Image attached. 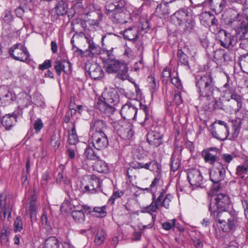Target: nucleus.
<instances>
[{"mask_svg":"<svg viewBox=\"0 0 248 248\" xmlns=\"http://www.w3.org/2000/svg\"><path fill=\"white\" fill-rule=\"evenodd\" d=\"M231 199L228 195L218 193L215 202H210L208 210L211 217L216 222L215 229L224 232H234L239 227L240 222L235 211H229Z\"/></svg>","mask_w":248,"mask_h":248,"instance_id":"f257e3e1","label":"nucleus"},{"mask_svg":"<svg viewBox=\"0 0 248 248\" xmlns=\"http://www.w3.org/2000/svg\"><path fill=\"white\" fill-rule=\"evenodd\" d=\"M225 23L235 31L236 39L240 41V47L247 50L248 48V38H246V35L248 33V22L243 20L237 11L232 10L230 11V17L226 19Z\"/></svg>","mask_w":248,"mask_h":248,"instance_id":"f03ea898","label":"nucleus"},{"mask_svg":"<svg viewBox=\"0 0 248 248\" xmlns=\"http://www.w3.org/2000/svg\"><path fill=\"white\" fill-rule=\"evenodd\" d=\"M195 82L200 97L209 98L213 96L216 88L214 78L210 73L196 76Z\"/></svg>","mask_w":248,"mask_h":248,"instance_id":"7ed1b4c3","label":"nucleus"},{"mask_svg":"<svg viewBox=\"0 0 248 248\" xmlns=\"http://www.w3.org/2000/svg\"><path fill=\"white\" fill-rule=\"evenodd\" d=\"M165 190L162 189L157 198L156 194L153 193L152 202L149 205L144 207L142 212L147 213L156 212L160 206L169 209L173 196L170 193L165 195Z\"/></svg>","mask_w":248,"mask_h":248,"instance_id":"20e7f679","label":"nucleus"},{"mask_svg":"<svg viewBox=\"0 0 248 248\" xmlns=\"http://www.w3.org/2000/svg\"><path fill=\"white\" fill-rule=\"evenodd\" d=\"M106 71L109 74L117 73L116 77L122 80L127 79L128 67L123 62L114 59H108L104 63Z\"/></svg>","mask_w":248,"mask_h":248,"instance_id":"39448f33","label":"nucleus"},{"mask_svg":"<svg viewBox=\"0 0 248 248\" xmlns=\"http://www.w3.org/2000/svg\"><path fill=\"white\" fill-rule=\"evenodd\" d=\"M171 19L175 25H183V30L186 33L190 32L195 26L193 18L189 15L187 10L185 9L177 10L172 16Z\"/></svg>","mask_w":248,"mask_h":248,"instance_id":"423d86ee","label":"nucleus"},{"mask_svg":"<svg viewBox=\"0 0 248 248\" xmlns=\"http://www.w3.org/2000/svg\"><path fill=\"white\" fill-rule=\"evenodd\" d=\"M131 166L135 169H141L155 171L160 174L162 171L161 165L156 160L149 159L146 155H137L135 161L131 163Z\"/></svg>","mask_w":248,"mask_h":248,"instance_id":"0eeeda50","label":"nucleus"},{"mask_svg":"<svg viewBox=\"0 0 248 248\" xmlns=\"http://www.w3.org/2000/svg\"><path fill=\"white\" fill-rule=\"evenodd\" d=\"M222 97L226 101H230L231 100H234L237 103L236 108L235 109L238 111L242 107V97L236 93V89L230 82V78L229 76H227V82L223 86Z\"/></svg>","mask_w":248,"mask_h":248,"instance_id":"6e6552de","label":"nucleus"},{"mask_svg":"<svg viewBox=\"0 0 248 248\" xmlns=\"http://www.w3.org/2000/svg\"><path fill=\"white\" fill-rule=\"evenodd\" d=\"M113 127L118 136L124 140H129L134 136L133 125L125 120H120L113 122Z\"/></svg>","mask_w":248,"mask_h":248,"instance_id":"1a4fd4ad","label":"nucleus"},{"mask_svg":"<svg viewBox=\"0 0 248 248\" xmlns=\"http://www.w3.org/2000/svg\"><path fill=\"white\" fill-rule=\"evenodd\" d=\"M229 127L226 123L222 121H216L210 126L212 135L215 139L224 141L229 135Z\"/></svg>","mask_w":248,"mask_h":248,"instance_id":"9d476101","label":"nucleus"},{"mask_svg":"<svg viewBox=\"0 0 248 248\" xmlns=\"http://www.w3.org/2000/svg\"><path fill=\"white\" fill-rule=\"evenodd\" d=\"M8 53L14 60L22 62L30 61V54L27 47L21 43H16L9 49Z\"/></svg>","mask_w":248,"mask_h":248,"instance_id":"9b49d317","label":"nucleus"},{"mask_svg":"<svg viewBox=\"0 0 248 248\" xmlns=\"http://www.w3.org/2000/svg\"><path fill=\"white\" fill-rule=\"evenodd\" d=\"M226 175V170L224 165L218 162L216 166H214L210 171V180L214 184V188L218 190L220 185L219 182L225 179Z\"/></svg>","mask_w":248,"mask_h":248,"instance_id":"f8f14e48","label":"nucleus"},{"mask_svg":"<svg viewBox=\"0 0 248 248\" xmlns=\"http://www.w3.org/2000/svg\"><path fill=\"white\" fill-rule=\"evenodd\" d=\"M101 184L102 181L100 178L94 175H91L88 184L84 187L83 191L92 194L102 192Z\"/></svg>","mask_w":248,"mask_h":248,"instance_id":"ddd939ff","label":"nucleus"},{"mask_svg":"<svg viewBox=\"0 0 248 248\" xmlns=\"http://www.w3.org/2000/svg\"><path fill=\"white\" fill-rule=\"evenodd\" d=\"M109 134H92L91 143L92 146L98 151H102L108 146Z\"/></svg>","mask_w":248,"mask_h":248,"instance_id":"4468645a","label":"nucleus"},{"mask_svg":"<svg viewBox=\"0 0 248 248\" xmlns=\"http://www.w3.org/2000/svg\"><path fill=\"white\" fill-rule=\"evenodd\" d=\"M110 128L101 119H93L90 124L92 134H109Z\"/></svg>","mask_w":248,"mask_h":248,"instance_id":"2eb2a0df","label":"nucleus"},{"mask_svg":"<svg viewBox=\"0 0 248 248\" xmlns=\"http://www.w3.org/2000/svg\"><path fill=\"white\" fill-rule=\"evenodd\" d=\"M219 154V150L216 147H210L204 149L202 152V156L205 163L214 166L217 161Z\"/></svg>","mask_w":248,"mask_h":248,"instance_id":"dca6fc26","label":"nucleus"},{"mask_svg":"<svg viewBox=\"0 0 248 248\" xmlns=\"http://www.w3.org/2000/svg\"><path fill=\"white\" fill-rule=\"evenodd\" d=\"M138 108L131 102H127L121 108L120 113L124 120H135L137 114Z\"/></svg>","mask_w":248,"mask_h":248,"instance_id":"f3484780","label":"nucleus"},{"mask_svg":"<svg viewBox=\"0 0 248 248\" xmlns=\"http://www.w3.org/2000/svg\"><path fill=\"white\" fill-rule=\"evenodd\" d=\"M119 6L116 11L111 14L109 17L112 19L114 23L121 24L126 23L127 22L126 19L130 17L131 15L129 16L125 11L124 4V5H120Z\"/></svg>","mask_w":248,"mask_h":248,"instance_id":"a211bd4d","label":"nucleus"},{"mask_svg":"<svg viewBox=\"0 0 248 248\" xmlns=\"http://www.w3.org/2000/svg\"><path fill=\"white\" fill-rule=\"evenodd\" d=\"M187 179L192 186H200L202 183L203 177L200 171L196 169H190L187 173Z\"/></svg>","mask_w":248,"mask_h":248,"instance_id":"6ab92c4d","label":"nucleus"},{"mask_svg":"<svg viewBox=\"0 0 248 248\" xmlns=\"http://www.w3.org/2000/svg\"><path fill=\"white\" fill-rule=\"evenodd\" d=\"M147 141L151 146L158 147L163 143V136L155 130H151L146 135Z\"/></svg>","mask_w":248,"mask_h":248,"instance_id":"aec40b11","label":"nucleus"},{"mask_svg":"<svg viewBox=\"0 0 248 248\" xmlns=\"http://www.w3.org/2000/svg\"><path fill=\"white\" fill-rule=\"evenodd\" d=\"M7 195L2 193L0 195V212L1 220H5L8 214V217L11 215L12 209L7 206Z\"/></svg>","mask_w":248,"mask_h":248,"instance_id":"412c9836","label":"nucleus"},{"mask_svg":"<svg viewBox=\"0 0 248 248\" xmlns=\"http://www.w3.org/2000/svg\"><path fill=\"white\" fill-rule=\"evenodd\" d=\"M113 104H110L108 102H106L98 98L96 104V108L102 113H104L108 117H109L115 110V108Z\"/></svg>","mask_w":248,"mask_h":248,"instance_id":"4be33fe9","label":"nucleus"},{"mask_svg":"<svg viewBox=\"0 0 248 248\" xmlns=\"http://www.w3.org/2000/svg\"><path fill=\"white\" fill-rule=\"evenodd\" d=\"M88 16L86 22L90 25L98 26L99 24V21L102 19L103 14L100 8L96 9L94 11L89 12L87 14Z\"/></svg>","mask_w":248,"mask_h":248,"instance_id":"5701e85b","label":"nucleus"},{"mask_svg":"<svg viewBox=\"0 0 248 248\" xmlns=\"http://www.w3.org/2000/svg\"><path fill=\"white\" fill-rule=\"evenodd\" d=\"M219 41L221 46L228 48L231 46L233 45L234 39L233 36L223 30H220L218 34Z\"/></svg>","mask_w":248,"mask_h":248,"instance_id":"b1692460","label":"nucleus"},{"mask_svg":"<svg viewBox=\"0 0 248 248\" xmlns=\"http://www.w3.org/2000/svg\"><path fill=\"white\" fill-rule=\"evenodd\" d=\"M17 116L18 114L15 112L13 113L12 114H6L1 118L2 125L6 130H10L16 124Z\"/></svg>","mask_w":248,"mask_h":248,"instance_id":"393cba45","label":"nucleus"},{"mask_svg":"<svg viewBox=\"0 0 248 248\" xmlns=\"http://www.w3.org/2000/svg\"><path fill=\"white\" fill-rule=\"evenodd\" d=\"M68 4L65 0H60L52 10V15L57 17L63 16L67 14Z\"/></svg>","mask_w":248,"mask_h":248,"instance_id":"a878e982","label":"nucleus"},{"mask_svg":"<svg viewBox=\"0 0 248 248\" xmlns=\"http://www.w3.org/2000/svg\"><path fill=\"white\" fill-rule=\"evenodd\" d=\"M86 42L88 44V49L86 50L87 56L93 57L98 55L101 53V49L100 47L96 44L92 38L85 36Z\"/></svg>","mask_w":248,"mask_h":248,"instance_id":"bb28decb","label":"nucleus"},{"mask_svg":"<svg viewBox=\"0 0 248 248\" xmlns=\"http://www.w3.org/2000/svg\"><path fill=\"white\" fill-rule=\"evenodd\" d=\"M15 97V95L7 89L0 88V106H5L11 103Z\"/></svg>","mask_w":248,"mask_h":248,"instance_id":"cd10ccee","label":"nucleus"},{"mask_svg":"<svg viewBox=\"0 0 248 248\" xmlns=\"http://www.w3.org/2000/svg\"><path fill=\"white\" fill-rule=\"evenodd\" d=\"M88 69L90 76L94 80L99 79L104 77V73L102 67L96 63H91Z\"/></svg>","mask_w":248,"mask_h":248,"instance_id":"c85d7f7f","label":"nucleus"},{"mask_svg":"<svg viewBox=\"0 0 248 248\" xmlns=\"http://www.w3.org/2000/svg\"><path fill=\"white\" fill-rule=\"evenodd\" d=\"M141 109L144 113L145 118L143 122L141 123V125L146 130H149L153 126V119L152 116L149 113V108L146 105L141 106Z\"/></svg>","mask_w":248,"mask_h":248,"instance_id":"c756f323","label":"nucleus"},{"mask_svg":"<svg viewBox=\"0 0 248 248\" xmlns=\"http://www.w3.org/2000/svg\"><path fill=\"white\" fill-rule=\"evenodd\" d=\"M37 212L36 196L34 194L31 196V201L26 209V213L30 214V218L32 221L36 219Z\"/></svg>","mask_w":248,"mask_h":248,"instance_id":"7c9ffc66","label":"nucleus"},{"mask_svg":"<svg viewBox=\"0 0 248 248\" xmlns=\"http://www.w3.org/2000/svg\"><path fill=\"white\" fill-rule=\"evenodd\" d=\"M124 38L129 41H135L139 37L138 29L134 26L125 29L123 32Z\"/></svg>","mask_w":248,"mask_h":248,"instance_id":"2f4dec72","label":"nucleus"},{"mask_svg":"<svg viewBox=\"0 0 248 248\" xmlns=\"http://www.w3.org/2000/svg\"><path fill=\"white\" fill-rule=\"evenodd\" d=\"M99 98L114 105L117 99L116 92L115 90L106 91L102 93L101 97Z\"/></svg>","mask_w":248,"mask_h":248,"instance_id":"473e14b6","label":"nucleus"},{"mask_svg":"<svg viewBox=\"0 0 248 248\" xmlns=\"http://www.w3.org/2000/svg\"><path fill=\"white\" fill-rule=\"evenodd\" d=\"M98 151H95L90 145H88L84 152V155L86 158L90 161H96L100 159V157Z\"/></svg>","mask_w":248,"mask_h":248,"instance_id":"72a5a7b5","label":"nucleus"},{"mask_svg":"<svg viewBox=\"0 0 248 248\" xmlns=\"http://www.w3.org/2000/svg\"><path fill=\"white\" fill-rule=\"evenodd\" d=\"M94 170L99 173H107L109 171V168L108 164L104 161L99 159L96 160L93 165Z\"/></svg>","mask_w":248,"mask_h":248,"instance_id":"f704fd0d","label":"nucleus"},{"mask_svg":"<svg viewBox=\"0 0 248 248\" xmlns=\"http://www.w3.org/2000/svg\"><path fill=\"white\" fill-rule=\"evenodd\" d=\"M124 4V1L121 0L115 2L108 1L105 6L107 15L109 16L111 14L116 11L119 6Z\"/></svg>","mask_w":248,"mask_h":248,"instance_id":"c9c22d12","label":"nucleus"},{"mask_svg":"<svg viewBox=\"0 0 248 248\" xmlns=\"http://www.w3.org/2000/svg\"><path fill=\"white\" fill-rule=\"evenodd\" d=\"M147 81L149 89L153 94L158 89L159 84V81L156 80L154 76L150 75L147 78Z\"/></svg>","mask_w":248,"mask_h":248,"instance_id":"e433bc0d","label":"nucleus"},{"mask_svg":"<svg viewBox=\"0 0 248 248\" xmlns=\"http://www.w3.org/2000/svg\"><path fill=\"white\" fill-rule=\"evenodd\" d=\"M225 51L223 49H217L214 53V60L217 65H221L226 61Z\"/></svg>","mask_w":248,"mask_h":248,"instance_id":"4c0bfd02","label":"nucleus"},{"mask_svg":"<svg viewBox=\"0 0 248 248\" xmlns=\"http://www.w3.org/2000/svg\"><path fill=\"white\" fill-rule=\"evenodd\" d=\"M59 240L55 236H50L46 239L43 248H59Z\"/></svg>","mask_w":248,"mask_h":248,"instance_id":"58836bf2","label":"nucleus"},{"mask_svg":"<svg viewBox=\"0 0 248 248\" xmlns=\"http://www.w3.org/2000/svg\"><path fill=\"white\" fill-rule=\"evenodd\" d=\"M130 18L132 20L135 21V22L136 21H139L140 20H141L140 14L138 12L133 13L131 15ZM140 24H141V28L142 31H147L149 30L150 28V23L148 20H145L143 21H140Z\"/></svg>","mask_w":248,"mask_h":248,"instance_id":"ea45409f","label":"nucleus"},{"mask_svg":"<svg viewBox=\"0 0 248 248\" xmlns=\"http://www.w3.org/2000/svg\"><path fill=\"white\" fill-rule=\"evenodd\" d=\"M177 57L178 59V64H181L190 69L188 56L184 53L181 49H178L177 52Z\"/></svg>","mask_w":248,"mask_h":248,"instance_id":"a19ab883","label":"nucleus"},{"mask_svg":"<svg viewBox=\"0 0 248 248\" xmlns=\"http://www.w3.org/2000/svg\"><path fill=\"white\" fill-rule=\"evenodd\" d=\"M71 214L76 222L82 223L85 220V213L83 209L73 210L71 212Z\"/></svg>","mask_w":248,"mask_h":248,"instance_id":"79ce46f5","label":"nucleus"},{"mask_svg":"<svg viewBox=\"0 0 248 248\" xmlns=\"http://www.w3.org/2000/svg\"><path fill=\"white\" fill-rule=\"evenodd\" d=\"M79 39V36L78 34H74L71 39V43L72 44V50L75 54L79 55L81 57L87 56L86 52L83 51L81 49L78 48L75 44V39Z\"/></svg>","mask_w":248,"mask_h":248,"instance_id":"37998d69","label":"nucleus"},{"mask_svg":"<svg viewBox=\"0 0 248 248\" xmlns=\"http://www.w3.org/2000/svg\"><path fill=\"white\" fill-rule=\"evenodd\" d=\"M239 64L241 70L248 74V53L241 55L239 57Z\"/></svg>","mask_w":248,"mask_h":248,"instance_id":"c03bdc74","label":"nucleus"},{"mask_svg":"<svg viewBox=\"0 0 248 248\" xmlns=\"http://www.w3.org/2000/svg\"><path fill=\"white\" fill-rule=\"evenodd\" d=\"M226 2L224 0H221L220 1L214 2L213 0H210V5L213 7V10L216 13H220L223 11L226 6Z\"/></svg>","mask_w":248,"mask_h":248,"instance_id":"a18cd8bd","label":"nucleus"},{"mask_svg":"<svg viewBox=\"0 0 248 248\" xmlns=\"http://www.w3.org/2000/svg\"><path fill=\"white\" fill-rule=\"evenodd\" d=\"M10 230L7 227L4 226L1 230L0 239L1 245H7L9 242L8 235Z\"/></svg>","mask_w":248,"mask_h":248,"instance_id":"49530a36","label":"nucleus"},{"mask_svg":"<svg viewBox=\"0 0 248 248\" xmlns=\"http://www.w3.org/2000/svg\"><path fill=\"white\" fill-rule=\"evenodd\" d=\"M78 141V138L75 126L74 125L70 131L68 132V142L71 145H75Z\"/></svg>","mask_w":248,"mask_h":248,"instance_id":"de8ad7c7","label":"nucleus"},{"mask_svg":"<svg viewBox=\"0 0 248 248\" xmlns=\"http://www.w3.org/2000/svg\"><path fill=\"white\" fill-rule=\"evenodd\" d=\"M155 12L160 17L168 16L170 14L168 7L165 4L158 5L156 8Z\"/></svg>","mask_w":248,"mask_h":248,"instance_id":"09e8293b","label":"nucleus"},{"mask_svg":"<svg viewBox=\"0 0 248 248\" xmlns=\"http://www.w3.org/2000/svg\"><path fill=\"white\" fill-rule=\"evenodd\" d=\"M171 74V69L168 67H165L162 72L161 79L163 83L167 84L173 75Z\"/></svg>","mask_w":248,"mask_h":248,"instance_id":"8fccbe9b","label":"nucleus"},{"mask_svg":"<svg viewBox=\"0 0 248 248\" xmlns=\"http://www.w3.org/2000/svg\"><path fill=\"white\" fill-rule=\"evenodd\" d=\"M248 168L246 165H240L237 166L236 169V174L240 177L241 179L245 177L246 174L248 173Z\"/></svg>","mask_w":248,"mask_h":248,"instance_id":"3c124183","label":"nucleus"},{"mask_svg":"<svg viewBox=\"0 0 248 248\" xmlns=\"http://www.w3.org/2000/svg\"><path fill=\"white\" fill-rule=\"evenodd\" d=\"M93 212H95L98 214L96 217H104L107 215V212L106 211V206L103 205L101 207L96 206L93 209Z\"/></svg>","mask_w":248,"mask_h":248,"instance_id":"603ef678","label":"nucleus"},{"mask_svg":"<svg viewBox=\"0 0 248 248\" xmlns=\"http://www.w3.org/2000/svg\"><path fill=\"white\" fill-rule=\"evenodd\" d=\"M23 229V223L20 216H17L14 223V230L15 232H21Z\"/></svg>","mask_w":248,"mask_h":248,"instance_id":"864d4df0","label":"nucleus"},{"mask_svg":"<svg viewBox=\"0 0 248 248\" xmlns=\"http://www.w3.org/2000/svg\"><path fill=\"white\" fill-rule=\"evenodd\" d=\"M171 83L175 86L178 89L181 90L183 88L181 81L178 77V73H175V75L171 77Z\"/></svg>","mask_w":248,"mask_h":248,"instance_id":"5fc2aeb1","label":"nucleus"},{"mask_svg":"<svg viewBox=\"0 0 248 248\" xmlns=\"http://www.w3.org/2000/svg\"><path fill=\"white\" fill-rule=\"evenodd\" d=\"M50 143L55 149H57L61 144L60 136L55 134H53L51 137Z\"/></svg>","mask_w":248,"mask_h":248,"instance_id":"6e6d98bb","label":"nucleus"},{"mask_svg":"<svg viewBox=\"0 0 248 248\" xmlns=\"http://www.w3.org/2000/svg\"><path fill=\"white\" fill-rule=\"evenodd\" d=\"M33 128L35 130V133L36 134H39L41 129L44 127V123L40 118L37 119L33 124Z\"/></svg>","mask_w":248,"mask_h":248,"instance_id":"4d7b16f0","label":"nucleus"},{"mask_svg":"<svg viewBox=\"0 0 248 248\" xmlns=\"http://www.w3.org/2000/svg\"><path fill=\"white\" fill-rule=\"evenodd\" d=\"M54 69L58 76H61L62 71H64L65 66L60 61H56L54 64Z\"/></svg>","mask_w":248,"mask_h":248,"instance_id":"13d9d810","label":"nucleus"},{"mask_svg":"<svg viewBox=\"0 0 248 248\" xmlns=\"http://www.w3.org/2000/svg\"><path fill=\"white\" fill-rule=\"evenodd\" d=\"M176 219H173L170 222H165L162 223V228L166 231L170 230L175 224Z\"/></svg>","mask_w":248,"mask_h":248,"instance_id":"bf43d9fd","label":"nucleus"},{"mask_svg":"<svg viewBox=\"0 0 248 248\" xmlns=\"http://www.w3.org/2000/svg\"><path fill=\"white\" fill-rule=\"evenodd\" d=\"M52 66V62L50 60H46L42 64H39L38 69L40 70L44 71L47 69Z\"/></svg>","mask_w":248,"mask_h":248,"instance_id":"052dcab7","label":"nucleus"},{"mask_svg":"<svg viewBox=\"0 0 248 248\" xmlns=\"http://www.w3.org/2000/svg\"><path fill=\"white\" fill-rule=\"evenodd\" d=\"M105 237L103 233H97L95 235L94 239V244L96 246H99L101 245L104 241Z\"/></svg>","mask_w":248,"mask_h":248,"instance_id":"680f3d73","label":"nucleus"},{"mask_svg":"<svg viewBox=\"0 0 248 248\" xmlns=\"http://www.w3.org/2000/svg\"><path fill=\"white\" fill-rule=\"evenodd\" d=\"M173 102L177 106L180 105L183 102V99L181 96V93L179 91L175 92L173 96Z\"/></svg>","mask_w":248,"mask_h":248,"instance_id":"e2e57ef3","label":"nucleus"},{"mask_svg":"<svg viewBox=\"0 0 248 248\" xmlns=\"http://www.w3.org/2000/svg\"><path fill=\"white\" fill-rule=\"evenodd\" d=\"M41 220L42 224L44 225L46 228L50 227V225L48 222L47 213L46 210L43 211V214L41 216Z\"/></svg>","mask_w":248,"mask_h":248,"instance_id":"0e129e2a","label":"nucleus"},{"mask_svg":"<svg viewBox=\"0 0 248 248\" xmlns=\"http://www.w3.org/2000/svg\"><path fill=\"white\" fill-rule=\"evenodd\" d=\"M170 162L171 163L170 166L171 170L174 172L178 169L180 166L179 161L177 160H175L172 158H171Z\"/></svg>","mask_w":248,"mask_h":248,"instance_id":"69168bd1","label":"nucleus"},{"mask_svg":"<svg viewBox=\"0 0 248 248\" xmlns=\"http://www.w3.org/2000/svg\"><path fill=\"white\" fill-rule=\"evenodd\" d=\"M66 155L70 160H73L76 156L75 151L73 149L68 148L66 152Z\"/></svg>","mask_w":248,"mask_h":248,"instance_id":"338daca9","label":"nucleus"},{"mask_svg":"<svg viewBox=\"0 0 248 248\" xmlns=\"http://www.w3.org/2000/svg\"><path fill=\"white\" fill-rule=\"evenodd\" d=\"M124 55L128 57L129 58H132L134 55V52L129 47L127 46H125Z\"/></svg>","mask_w":248,"mask_h":248,"instance_id":"774afa93","label":"nucleus"}]
</instances>
